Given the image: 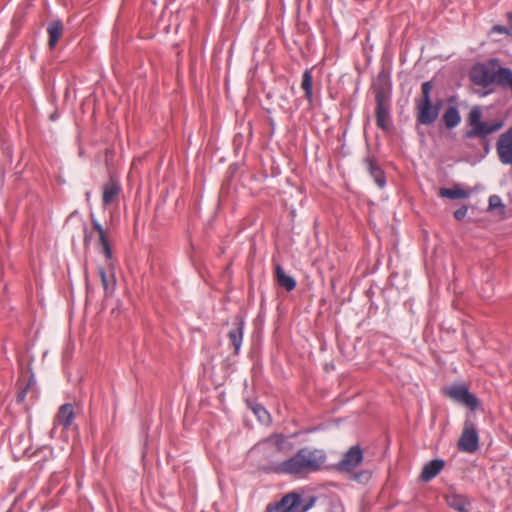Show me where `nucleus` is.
Masks as SVG:
<instances>
[{"label":"nucleus","instance_id":"1","mask_svg":"<svg viewBox=\"0 0 512 512\" xmlns=\"http://www.w3.org/2000/svg\"><path fill=\"white\" fill-rule=\"evenodd\" d=\"M326 462V453L322 449L303 447L290 458L279 461L273 459L272 472L294 477H304L319 471Z\"/></svg>","mask_w":512,"mask_h":512},{"label":"nucleus","instance_id":"2","mask_svg":"<svg viewBox=\"0 0 512 512\" xmlns=\"http://www.w3.org/2000/svg\"><path fill=\"white\" fill-rule=\"evenodd\" d=\"M91 223L94 230L98 233L99 244L104 258L103 262L98 266V275L101 279L105 294L108 296L114 292L116 287L115 261L108 241L107 232L93 215H91Z\"/></svg>","mask_w":512,"mask_h":512},{"label":"nucleus","instance_id":"3","mask_svg":"<svg viewBox=\"0 0 512 512\" xmlns=\"http://www.w3.org/2000/svg\"><path fill=\"white\" fill-rule=\"evenodd\" d=\"M432 83L426 81L421 86V97L415 99L416 119L422 125L433 124L439 116L441 102L432 104Z\"/></svg>","mask_w":512,"mask_h":512},{"label":"nucleus","instance_id":"4","mask_svg":"<svg viewBox=\"0 0 512 512\" xmlns=\"http://www.w3.org/2000/svg\"><path fill=\"white\" fill-rule=\"evenodd\" d=\"M481 116L482 111L480 107L475 106L470 110L468 115V124L471 127V130L466 132V137H485L501 128V124L488 125L487 123L482 122Z\"/></svg>","mask_w":512,"mask_h":512},{"label":"nucleus","instance_id":"5","mask_svg":"<svg viewBox=\"0 0 512 512\" xmlns=\"http://www.w3.org/2000/svg\"><path fill=\"white\" fill-rule=\"evenodd\" d=\"M499 60L491 59L488 64H480L475 66L471 71L472 81L484 88L495 83V75Z\"/></svg>","mask_w":512,"mask_h":512},{"label":"nucleus","instance_id":"6","mask_svg":"<svg viewBox=\"0 0 512 512\" xmlns=\"http://www.w3.org/2000/svg\"><path fill=\"white\" fill-rule=\"evenodd\" d=\"M376 122L382 130H388L390 127V96L384 90H377L376 95Z\"/></svg>","mask_w":512,"mask_h":512},{"label":"nucleus","instance_id":"7","mask_svg":"<svg viewBox=\"0 0 512 512\" xmlns=\"http://www.w3.org/2000/svg\"><path fill=\"white\" fill-rule=\"evenodd\" d=\"M308 506L302 501L300 495L290 493L284 496L273 506H268L266 512H306Z\"/></svg>","mask_w":512,"mask_h":512},{"label":"nucleus","instance_id":"8","mask_svg":"<svg viewBox=\"0 0 512 512\" xmlns=\"http://www.w3.org/2000/svg\"><path fill=\"white\" fill-rule=\"evenodd\" d=\"M284 443L285 439L283 436L276 435L273 436L266 441L262 442L258 447L261 449V451L265 454L268 462H269V468L272 471L273 466V459L276 458L279 461H282V455L285 454L284 452Z\"/></svg>","mask_w":512,"mask_h":512},{"label":"nucleus","instance_id":"9","mask_svg":"<svg viewBox=\"0 0 512 512\" xmlns=\"http://www.w3.org/2000/svg\"><path fill=\"white\" fill-rule=\"evenodd\" d=\"M446 396L455 402L461 403L471 409L478 405L477 398L471 394L465 385H452L444 390Z\"/></svg>","mask_w":512,"mask_h":512},{"label":"nucleus","instance_id":"10","mask_svg":"<svg viewBox=\"0 0 512 512\" xmlns=\"http://www.w3.org/2000/svg\"><path fill=\"white\" fill-rule=\"evenodd\" d=\"M479 447V436L472 423L466 422L458 441V449L466 453H474Z\"/></svg>","mask_w":512,"mask_h":512},{"label":"nucleus","instance_id":"11","mask_svg":"<svg viewBox=\"0 0 512 512\" xmlns=\"http://www.w3.org/2000/svg\"><path fill=\"white\" fill-rule=\"evenodd\" d=\"M496 150L502 164L512 165V128L499 137Z\"/></svg>","mask_w":512,"mask_h":512},{"label":"nucleus","instance_id":"12","mask_svg":"<svg viewBox=\"0 0 512 512\" xmlns=\"http://www.w3.org/2000/svg\"><path fill=\"white\" fill-rule=\"evenodd\" d=\"M363 461V452L359 446H352L338 463L339 471L350 472Z\"/></svg>","mask_w":512,"mask_h":512},{"label":"nucleus","instance_id":"13","mask_svg":"<svg viewBox=\"0 0 512 512\" xmlns=\"http://www.w3.org/2000/svg\"><path fill=\"white\" fill-rule=\"evenodd\" d=\"M121 193V185L119 181L114 178H110L103 186L102 191V205L103 208H107L110 205L117 204L119 195Z\"/></svg>","mask_w":512,"mask_h":512},{"label":"nucleus","instance_id":"14","mask_svg":"<svg viewBox=\"0 0 512 512\" xmlns=\"http://www.w3.org/2000/svg\"><path fill=\"white\" fill-rule=\"evenodd\" d=\"M75 420L74 407L72 404L66 403L59 407L55 417L54 424L60 425L64 429H70Z\"/></svg>","mask_w":512,"mask_h":512},{"label":"nucleus","instance_id":"15","mask_svg":"<svg viewBox=\"0 0 512 512\" xmlns=\"http://www.w3.org/2000/svg\"><path fill=\"white\" fill-rule=\"evenodd\" d=\"M243 326V320L241 318H236V321L233 323V327L228 332L230 346L233 348L234 354L236 355L239 353L242 344Z\"/></svg>","mask_w":512,"mask_h":512},{"label":"nucleus","instance_id":"16","mask_svg":"<svg viewBox=\"0 0 512 512\" xmlns=\"http://www.w3.org/2000/svg\"><path fill=\"white\" fill-rule=\"evenodd\" d=\"M445 499L450 508L455 509L458 512H469L468 506L470 505V502L466 496L451 492L446 495Z\"/></svg>","mask_w":512,"mask_h":512},{"label":"nucleus","instance_id":"17","mask_svg":"<svg viewBox=\"0 0 512 512\" xmlns=\"http://www.w3.org/2000/svg\"><path fill=\"white\" fill-rule=\"evenodd\" d=\"M443 467L444 461L439 459L432 460L423 467L420 477L423 481L428 482L436 477L441 472Z\"/></svg>","mask_w":512,"mask_h":512},{"label":"nucleus","instance_id":"18","mask_svg":"<svg viewBox=\"0 0 512 512\" xmlns=\"http://www.w3.org/2000/svg\"><path fill=\"white\" fill-rule=\"evenodd\" d=\"M63 23L60 20H53L48 24L47 32L49 35L48 45L50 49L55 48L63 34Z\"/></svg>","mask_w":512,"mask_h":512},{"label":"nucleus","instance_id":"19","mask_svg":"<svg viewBox=\"0 0 512 512\" xmlns=\"http://www.w3.org/2000/svg\"><path fill=\"white\" fill-rule=\"evenodd\" d=\"M367 170L369 174L373 177L375 183L379 188H383L385 186L386 180L383 171L377 165L374 159L367 158L365 160Z\"/></svg>","mask_w":512,"mask_h":512},{"label":"nucleus","instance_id":"20","mask_svg":"<svg viewBox=\"0 0 512 512\" xmlns=\"http://www.w3.org/2000/svg\"><path fill=\"white\" fill-rule=\"evenodd\" d=\"M275 276L278 284L287 291H292L296 287L294 278L287 275L279 264L275 266Z\"/></svg>","mask_w":512,"mask_h":512},{"label":"nucleus","instance_id":"21","mask_svg":"<svg viewBox=\"0 0 512 512\" xmlns=\"http://www.w3.org/2000/svg\"><path fill=\"white\" fill-rule=\"evenodd\" d=\"M443 121L448 129L455 128L461 121V117L457 108L448 107L443 114Z\"/></svg>","mask_w":512,"mask_h":512},{"label":"nucleus","instance_id":"22","mask_svg":"<svg viewBox=\"0 0 512 512\" xmlns=\"http://www.w3.org/2000/svg\"><path fill=\"white\" fill-rule=\"evenodd\" d=\"M313 77L310 70H305L302 76L301 88L304 91L305 98L309 103L313 101Z\"/></svg>","mask_w":512,"mask_h":512},{"label":"nucleus","instance_id":"23","mask_svg":"<svg viewBox=\"0 0 512 512\" xmlns=\"http://www.w3.org/2000/svg\"><path fill=\"white\" fill-rule=\"evenodd\" d=\"M439 195L448 199H465L469 197V193L458 186L453 188H440Z\"/></svg>","mask_w":512,"mask_h":512},{"label":"nucleus","instance_id":"24","mask_svg":"<svg viewBox=\"0 0 512 512\" xmlns=\"http://www.w3.org/2000/svg\"><path fill=\"white\" fill-rule=\"evenodd\" d=\"M252 410L262 424H268L270 422V415L263 406L255 405Z\"/></svg>","mask_w":512,"mask_h":512},{"label":"nucleus","instance_id":"25","mask_svg":"<svg viewBox=\"0 0 512 512\" xmlns=\"http://www.w3.org/2000/svg\"><path fill=\"white\" fill-rule=\"evenodd\" d=\"M502 206L503 205H502L500 197H498L497 195L490 196V198H489V208L490 209H495L497 207H502Z\"/></svg>","mask_w":512,"mask_h":512},{"label":"nucleus","instance_id":"26","mask_svg":"<svg viewBox=\"0 0 512 512\" xmlns=\"http://www.w3.org/2000/svg\"><path fill=\"white\" fill-rule=\"evenodd\" d=\"M467 211H468V208L466 206H462L461 208L457 209L454 212L455 219H457V220L464 219L467 215Z\"/></svg>","mask_w":512,"mask_h":512},{"label":"nucleus","instance_id":"27","mask_svg":"<svg viewBox=\"0 0 512 512\" xmlns=\"http://www.w3.org/2000/svg\"><path fill=\"white\" fill-rule=\"evenodd\" d=\"M491 33H499V34L510 35V31L508 30V28L505 27V26H502V25H495V26H493L492 29H491Z\"/></svg>","mask_w":512,"mask_h":512},{"label":"nucleus","instance_id":"28","mask_svg":"<svg viewBox=\"0 0 512 512\" xmlns=\"http://www.w3.org/2000/svg\"><path fill=\"white\" fill-rule=\"evenodd\" d=\"M370 478L369 472H362L358 475H355L356 480H368Z\"/></svg>","mask_w":512,"mask_h":512},{"label":"nucleus","instance_id":"29","mask_svg":"<svg viewBox=\"0 0 512 512\" xmlns=\"http://www.w3.org/2000/svg\"><path fill=\"white\" fill-rule=\"evenodd\" d=\"M507 18H508V21H509V28H508V30L510 31V35H512V12H508L507 13Z\"/></svg>","mask_w":512,"mask_h":512},{"label":"nucleus","instance_id":"30","mask_svg":"<svg viewBox=\"0 0 512 512\" xmlns=\"http://www.w3.org/2000/svg\"><path fill=\"white\" fill-rule=\"evenodd\" d=\"M25 393H26V390L22 391V392L18 395V397L20 398V400H23V399H24V397H25Z\"/></svg>","mask_w":512,"mask_h":512},{"label":"nucleus","instance_id":"31","mask_svg":"<svg viewBox=\"0 0 512 512\" xmlns=\"http://www.w3.org/2000/svg\"><path fill=\"white\" fill-rule=\"evenodd\" d=\"M90 196H91V193H90V192H87V193H86V199H87V201H89Z\"/></svg>","mask_w":512,"mask_h":512},{"label":"nucleus","instance_id":"32","mask_svg":"<svg viewBox=\"0 0 512 512\" xmlns=\"http://www.w3.org/2000/svg\"><path fill=\"white\" fill-rule=\"evenodd\" d=\"M6 512H11L10 510L6 511Z\"/></svg>","mask_w":512,"mask_h":512}]
</instances>
